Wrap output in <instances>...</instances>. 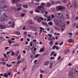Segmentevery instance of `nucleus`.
<instances>
[{
  "label": "nucleus",
  "instance_id": "nucleus-1",
  "mask_svg": "<svg viewBox=\"0 0 78 78\" xmlns=\"http://www.w3.org/2000/svg\"><path fill=\"white\" fill-rule=\"evenodd\" d=\"M37 10H35L36 12H41L42 14H44L46 11L43 10L44 9V6L40 5L37 7Z\"/></svg>",
  "mask_w": 78,
  "mask_h": 78
},
{
  "label": "nucleus",
  "instance_id": "nucleus-2",
  "mask_svg": "<svg viewBox=\"0 0 78 78\" xmlns=\"http://www.w3.org/2000/svg\"><path fill=\"white\" fill-rule=\"evenodd\" d=\"M22 0H13L12 1V3L13 4H14V3H16V6L18 7H19V6H20L22 5V4H17L18 3H20V1H21Z\"/></svg>",
  "mask_w": 78,
  "mask_h": 78
},
{
  "label": "nucleus",
  "instance_id": "nucleus-3",
  "mask_svg": "<svg viewBox=\"0 0 78 78\" xmlns=\"http://www.w3.org/2000/svg\"><path fill=\"white\" fill-rule=\"evenodd\" d=\"M56 9L57 10L61 11H64V10H65L66 8L63 6L58 5L56 7Z\"/></svg>",
  "mask_w": 78,
  "mask_h": 78
},
{
  "label": "nucleus",
  "instance_id": "nucleus-4",
  "mask_svg": "<svg viewBox=\"0 0 78 78\" xmlns=\"http://www.w3.org/2000/svg\"><path fill=\"white\" fill-rule=\"evenodd\" d=\"M69 75V78H75V77L73 76V72H70Z\"/></svg>",
  "mask_w": 78,
  "mask_h": 78
},
{
  "label": "nucleus",
  "instance_id": "nucleus-5",
  "mask_svg": "<svg viewBox=\"0 0 78 78\" xmlns=\"http://www.w3.org/2000/svg\"><path fill=\"white\" fill-rule=\"evenodd\" d=\"M36 53L32 52V53L30 55V57L31 59L33 60L35 58V54Z\"/></svg>",
  "mask_w": 78,
  "mask_h": 78
},
{
  "label": "nucleus",
  "instance_id": "nucleus-6",
  "mask_svg": "<svg viewBox=\"0 0 78 78\" xmlns=\"http://www.w3.org/2000/svg\"><path fill=\"white\" fill-rule=\"evenodd\" d=\"M51 5L50 3L48 2L47 3V4L45 5V6L47 8H49V7H50V6H51Z\"/></svg>",
  "mask_w": 78,
  "mask_h": 78
},
{
  "label": "nucleus",
  "instance_id": "nucleus-7",
  "mask_svg": "<svg viewBox=\"0 0 78 78\" xmlns=\"http://www.w3.org/2000/svg\"><path fill=\"white\" fill-rule=\"evenodd\" d=\"M72 7V5L70 3H69V4L67 5V7L68 8H71Z\"/></svg>",
  "mask_w": 78,
  "mask_h": 78
},
{
  "label": "nucleus",
  "instance_id": "nucleus-8",
  "mask_svg": "<svg viewBox=\"0 0 78 78\" xmlns=\"http://www.w3.org/2000/svg\"><path fill=\"white\" fill-rule=\"evenodd\" d=\"M74 72L76 74H78V67H76L75 68L74 70Z\"/></svg>",
  "mask_w": 78,
  "mask_h": 78
},
{
  "label": "nucleus",
  "instance_id": "nucleus-9",
  "mask_svg": "<svg viewBox=\"0 0 78 78\" xmlns=\"http://www.w3.org/2000/svg\"><path fill=\"white\" fill-rule=\"evenodd\" d=\"M5 20V18L2 17L0 18V22H4Z\"/></svg>",
  "mask_w": 78,
  "mask_h": 78
},
{
  "label": "nucleus",
  "instance_id": "nucleus-10",
  "mask_svg": "<svg viewBox=\"0 0 78 78\" xmlns=\"http://www.w3.org/2000/svg\"><path fill=\"white\" fill-rule=\"evenodd\" d=\"M8 23L12 27H14V23H11V21Z\"/></svg>",
  "mask_w": 78,
  "mask_h": 78
},
{
  "label": "nucleus",
  "instance_id": "nucleus-11",
  "mask_svg": "<svg viewBox=\"0 0 78 78\" xmlns=\"http://www.w3.org/2000/svg\"><path fill=\"white\" fill-rule=\"evenodd\" d=\"M68 42L69 43H73V42H74V40L73 39H70L68 41Z\"/></svg>",
  "mask_w": 78,
  "mask_h": 78
},
{
  "label": "nucleus",
  "instance_id": "nucleus-12",
  "mask_svg": "<svg viewBox=\"0 0 78 78\" xmlns=\"http://www.w3.org/2000/svg\"><path fill=\"white\" fill-rule=\"evenodd\" d=\"M44 49H45V47L44 46H43V48H41L40 50V52L41 53H42V52L44 51Z\"/></svg>",
  "mask_w": 78,
  "mask_h": 78
},
{
  "label": "nucleus",
  "instance_id": "nucleus-13",
  "mask_svg": "<svg viewBox=\"0 0 78 78\" xmlns=\"http://www.w3.org/2000/svg\"><path fill=\"white\" fill-rule=\"evenodd\" d=\"M37 27L35 26H33V28L32 29V30L33 31H36L37 30Z\"/></svg>",
  "mask_w": 78,
  "mask_h": 78
},
{
  "label": "nucleus",
  "instance_id": "nucleus-14",
  "mask_svg": "<svg viewBox=\"0 0 78 78\" xmlns=\"http://www.w3.org/2000/svg\"><path fill=\"white\" fill-rule=\"evenodd\" d=\"M0 28L1 29H5L6 28V27L4 25H0Z\"/></svg>",
  "mask_w": 78,
  "mask_h": 78
},
{
  "label": "nucleus",
  "instance_id": "nucleus-15",
  "mask_svg": "<svg viewBox=\"0 0 78 78\" xmlns=\"http://www.w3.org/2000/svg\"><path fill=\"white\" fill-rule=\"evenodd\" d=\"M40 32L41 33H42L43 30H45V29L43 27H40Z\"/></svg>",
  "mask_w": 78,
  "mask_h": 78
},
{
  "label": "nucleus",
  "instance_id": "nucleus-16",
  "mask_svg": "<svg viewBox=\"0 0 78 78\" xmlns=\"http://www.w3.org/2000/svg\"><path fill=\"white\" fill-rule=\"evenodd\" d=\"M53 64V62H50V66H49V68H51V67H52Z\"/></svg>",
  "mask_w": 78,
  "mask_h": 78
},
{
  "label": "nucleus",
  "instance_id": "nucleus-17",
  "mask_svg": "<svg viewBox=\"0 0 78 78\" xmlns=\"http://www.w3.org/2000/svg\"><path fill=\"white\" fill-rule=\"evenodd\" d=\"M3 9H4V11H8V8L7 7V5H6V6H5L4 8Z\"/></svg>",
  "mask_w": 78,
  "mask_h": 78
},
{
  "label": "nucleus",
  "instance_id": "nucleus-18",
  "mask_svg": "<svg viewBox=\"0 0 78 78\" xmlns=\"http://www.w3.org/2000/svg\"><path fill=\"white\" fill-rule=\"evenodd\" d=\"M54 23L56 25H59V23H58V21L56 20L54 21Z\"/></svg>",
  "mask_w": 78,
  "mask_h": 78
},
{
  "label": "nucleus",
  "instance_id": "nucleus-19",
  "mask_svg": "<svg viewBox=\"0 0 78 78\" xmlns=\"http://www.w3.org/2000/svg\"><path fill=\"white\" fill-rule=\"evenodd\" d=\"M23 62V59L22 61L19 60L17 62V64H19L20 62Z\"/></svg>",
  "mask_w": 78,
  "mask_h": 78
},
{
  "label": "nucleus",
  "instance_id": "nucleus-20",
  "mask_svg": "<svg viewBox=\"0 0 78 78\" xmlns=\"http://www.w3.org/2000/svg\"><path fill=\"white\" fill-rule=\"evenodd\" d=\"M6 5L4 4H2V6L1 7V8H2V9H3L6 6Z\"/></svg>",
  "mask_w": 78,
  "mask_h": 78
},
{
  "label": "nucleus",
  "instance_id": "nucleus-21",
  "mask_svg": "<svg viewBox=\"0 0 78 78\" xmlns=\"http://www.w3.org/2000/svg\"><path fill=\"white\" fill-rule=\"evenodd\" d=\"M48 64H49V62H44V66H48Z\"/></svg>",
  "mask_w": 78,
  "mask_h": 78
},
{
  "label": "nucleus",
  "instance_id": "nucleus-22",
  "mask_svg": "<svg viewBox=\"0 0 78 78\" xmlns=\"http://www.w3.org/2000/svg\"><path fill=\"white\" fill-rule=\"evenodd\" d=\"M39 17L38 16H37L35 17H34V19L35 20H38L39 19Z\"/></svg>",
  "mask_w": 78,
  "mask_h": 78
},
{
  "label": "nucleus",
  "instance_id": "nucleus-23",
  "mask_svg": "<svg viewBox=\"0 0 78 78\" xmlns=\"http://www.w3.org/2000/svg\"><path fill=\"white\" fill-rule=\"evenodd\" d=\"M23 8H28V5L26 4L23 5Z\"/></svg>",
  "mask_w": 78,
  "mask_h": 78
},
{
  "label": "nucleus",
  "instance_id": "nucleus-24",
  "mask_svg": "<svg viewBox=\"0 0 78 78\" xmlns=\"http://www.w3.org/2000/svg\"><path fill=\"white\" fill-rule=\"evenodd\" d=\"M39 56H40V55L39 54H37L36 55H35V58H38V57Z\"/></svg>",
  "mask_w": 78,
  "mask_h": 78
},
{
  "label": "nucleus",
  "instance_id": "nucleus-25",
  "mask_svg": "<svg viewBox=\"0 0 78 78\" xmlns=\"http://www.w3.org/2000/svg\"><path fill=\"white\" fill-rule=\"evenodd\" d=\"M21 57V55H20L17 58V60H19L20 59V58Z\"/></svg>",
  "mask_w": 78,
  "mask_h": 78
},
{
  "label": "nucleus",
  "instance_id": "nucleus-26",
  "mask_svg": "<svg viewBox=\"0 0 78 78\" xmlns=\"http://www.w3.org/2000/svg\"><path fill=\"white\" fill-rule=\"evenodd\" d=\"M55 16L56 17H57V18H58V12L55 13Z\"/></svg>",
  "mask_w": 78,
  "mask_h": 78
},
{
  "label": "nucleus",
  "instance_id": "nucleus-27",
  "mask_svg": "<svg viewBox=\"0 0 78 78\" xmlns=\"http://www.w3.org/2000/svg\"><path fill=\"white\" fill-rule=\"evenodd\" d=\"M61 3L59 1H58L55 3V5H58V4H61Z\"/></svg>",
  "mask_w": 78,
  "mask_h": 78
},
{
  "label": "nucleus",
  "instance_id": "nucleus-28",
  "mask_svg": "<svg viewBox=\"0 0 78 78\" xmlns=\"http://www.w3.org/2000/svg\"><path fill=\"white\" fill-rule=\"evenodd\" d=\"M25 48L27 50H30V47L29 46H27L25 47Z\"/></svg>",
  "mask_w": 78,
  "mask_h": 78
},
{
  "label": "nucleus",
  "instance_id": "nucleus-29",
  "mask_svg": "<svg viewBox=\"0 0 78 78\" xmlns=\"http://www.w3.org/2000/svg\"><path fill=\"white\" fill-rule=\"evenodd\" d=\"M74 6L76 8H78V4H74Z\"/></svg>",
  "mask_w": 78,
  "mask_h": 78
},
{
  "label": "nucleus",
  "instance_id": "nucleus-30",
  "mask_svg": "<svg viewBox=\"0 0 78 78\" xmlns=\"http://www.w3.org/2000/svg\"><path fill=\"white\" fill-rule=\"evenodd\" d=\"M47 21H51V19H50V16H48V18Z\"/></svg>",
  "mask_w": 78,
  "mask_h": 78
},
{
  "label": "nucleus",
  "instance_id": "nucleus-31",
  "mask_svg": "<svg viewBox=\"0 0 78 78\" xmlns=\"http://www.w3.org/2000/svg\"><path fill=\"white\" fill-rule=\"evenodd\" d=\"M1 39V40H2V41H4L5 39H4V38H3V37L2 36H0V40Z\"/></svg>",
  "mask_w": 78,
  "mask_h": 78
},
{
  "label": "nucleus",
  "instance_id": "nucleus-32",
  "mask_svg": "<svg viewBox=\"0 0 78 78\" xmlns=\"http://www.w3.org/2000/svg\"><path fill=\"white\" fill-rule=\"evenodd\" d=\"M36 50H37V49H36V48H34V51H33V53H36Z\"/></svg>",
  "mask_w": 78,
  "mask_h": 78
},
{
  "label": "nucleus",
  "instance_id": "nucleus-33",
  "mask_svg": "<svg viewBox=\"0 0 78 78\" xmlns=\"http://www.w3.org/2000/svg\"><path fill=\"white\" fill-rule=\"evenodd\" d=\"M48 24L49 25L51 26L53 24V23H52V22H49L48 23Z\"/></svg>",
  "mask_w": 78,
  "mask_h": 78
},
{
  "label": "nucleus",
  "instance_id": "nucleus-34",
  "mask_svg": "<svg viewBox=\"0 0 78 78\" xmlns=\"http://www.w3.org/2000/svg\"><path fill=\"white\" fill-rule=\"evenodd\" d=\"M6 65L8 67H11V66H12V65H9V64H8V63H7L6 64Z\"/></svg>",
  "mask_w": 78,
  "mask_h": 78
},
{
  "label": "nucleus",
  "instance_id": "nucleus-35",
  "mask_svg": "<svg viewBox=\"0 0 78 78\" xmlns=\"http://www.w3.org/2000/svg\"><path fill=\"white\" fill-rule=\"evenodd\" d=\"M4 77H5L6 78H7L8 77V74H7V73H5L4 75Z\"/></svg>",
  "mask_w": 78,
  "mask_h": 78
},
{
  "label": "nucleus",
  "instance_id": "nucleus-36",
  "mask_svg": "<svg viewBox=\"0 0 78 78\" xmlns=\"http://www.w3.org/2000/svg\"><path fill=\"white\" fill-rule=\"evenodd\" d=\"M14 10L15 12H18V9H17V8H15Z\"/></svg>",
  "mask_w": 78,
  "mask_h": 78
},
{
  "label": "nucleus",
  "instance_id": "nucleus-37",
  "mask_svg": "<svg viewBox=\"0 0 78 78\" xmlns=\"http://www.w3.org/2000/svg\"><path fill=\"white\" fill-rule=\"evenodd\" d=\"M15 55V54L14 53V52L13 51H12V55L11 56H14Z\"/></svg>",
  "mask_w": 78,
  "mask_h": 78
},
{
  "label": "nucleus",
  "instance_id": "nucleus-38",
  "mask_svg": "<svg viewBox=\"0 0 78 78\" xmlns=\"http://www.w3.org/2000/svg\"><path fill=\"white\" fill-rule=\"evenodd\" d=\"M15 33L17 35H20V33L19 32H16Z\"/></svg>",
  "mask_w": 78,
  "mask_h": 78
},
{
  "label": "nucleus",
  "instance_id": "nucleus-39",
  "mask_svg": "<svg viewBox=\"0 0 78 78\" xmlns=\"http://www.w3.org/2000/svg\"><path fill=\"white\" fill-rule=\"evenodd\" d=\"M37 22H38V23H39V22H41V19L38 18V20H37Z\"/></svg>",
  "mask_w": 78,
  "mask_h": 78
},
{
  "label": "nucleus",
  "instance_id": "nucleus-40",
  "mask_svg": "<svg viewBox=\"0 0 78 78\" xmlns=\"http://www.w3.org/2000/svg\"><path fill=\"white\" fill-rule=\"evenodd\" d=\"M19 43L15 44H14V47H16V46H18V47H19Z\"/></svg>",
  "mask_w": 78,
  "mask_h": 78
},
{
  "label": "nucleus",
  "instance_id": "nucleus-41",
  "mask_svg": "<svg viewBox=\"0 0 78 78\" xmlns=\"http://www.w3.org/2000/svg\"><path fill=\"white\" fill-rule=\"evenodd\" d=\"M52 5H54L55 4V1H51Z\"/></svg>",
  "mask_w": 78,
  "mask_h": 78
},
{
  "label": "nucleus",
  "instance_id": "nucleus-42",
  "mask_svg": "<svg viewBox=\"0 0 78 78\" xmlns=\"http://www.w3.org/2000/svg\"><path fill=\"white\" fill-rule=\"evenodd\" d=\"M66 24H64L62 26V28H66Z\"/></svg>",
  "mask_w": 78,
  "mask_h": 78
},
{
  "label": "nucleus",
  "instance_id": "nucleus-43",
  "mask_svg": "<svg viewBox=\"0 0 78 78\" xmlns=\"http://www.w3.org/2000/svg\"><path fill=\"white\" fill-rule=\"evenodd\" d=\"M0 2L2 3H5V0H1Z\"/></svg>",
  "mask_w": 78,
  "mask_h": 78
},
{
  "label": "nucleus",
  "instance_id": "nucleus-44",
  "mask_svg": "<svg viewBox=\"0 0 78 78\" xmlns=\"http://www.w3.org/2000/svg\"><path fill=\"white\" fill-rule=\"evenodd\" d=\"M50 32L51 33V34H53V33H54V32H53V30H51V31H50Z\"/></svg>",
  "mask_w": 78,
  "mask_h": 78
},
{
  "label": "nucleus",
  "instance_id": "nucleus-45",
  "mask_svg": "<svg viewBox=\"0 0 78 78\" xmlns=\"http://www.w3.org/2000/svg\"><path fill=\"white\" fill-rule=\"evenodd\" d=\"M30 47H32L33 46V42H30Z\"/></svg>",
  "mask_w": 78,
  "mask_h": 78
},
{
  "label": "nucleus",
  "instance_id": "nucleus-46",
  "mask_svg": "<svg viewBox=\"0 0 78 78\" xmlns=\"http://www.w3.org/2000/svg\"><path fill=\"white\" fill-rule=\"evenodd\" d=\"M40 72H41V73H44V71L42 70H40Z\"/></svg>",
  "mask_w": 78,
  "mask_h": 78
},
{
  "label": "nucleus",
  "instance_id": "nucleus-47",
  "mask_svg": "<svg viewBox=\"0 0 78 78\" xmlns=\"http://www.w3.org/2000/svg\"><path fill=\"white\" fill-rule=\"evenodd\" d=\"M9 41L8 43L9 44H12V42H11V40H9Z\"/></svg>",
  "mask_w": 78,
  "mask_h": 78
},
{
  "label": "nucleus",
  "instance_id": "nucleus-48",
  "mask_svg": "<svg viewBox=\"0 0 78 78\" xmlns=\"http://www.w3.org/2000/svg\"><path fill=\"white\" fill-rule=\"evenodd\" d=\"M18 11H20V10H21V9H22V8L21 7H19L17 8Z\"/></svg>",
  "mask_w": 78,
  "mask_h": 78
},
{
  "label": "nucleus",
  "instance_id": "nucleus-49",
  "mask_svg": "<svg viewBox=\"0 0 78 78\" xmlns=\"http://www.w3.org/2000/svg\"><path fill=\"white\" fill-rule=\"evenodd\" d=\"M55 53V52L53 51L52 52L51 54L50 55V56H52Z\"/></svg>",
  "mask_w": 78,
  "mask_h": 78
},
{
  "label": "nucleus",
  "instance_id": "nucleus-50",
  "mask_svg": "<svg viewBox=\"0 0 78 78\" xmlns=\"http://www.w3.org/2000/svg\"><path fill=\"white\" fill-rule=\"evenodd\" d=\"M29 27H30V29H31V30H33V26H29Z\"/></svg>",
  "mask_w": 78,
  "mask_h": 78
},
{
  "label": "nucleus",
  "instance_id": "nucleus-51",
  "mask_svg": "<svg viewBox=\"0 0 78 78\" xmlns=\"http://www.w3.org/2000/svg\"><path fill=\"white\" fill-rule=\"evenodd\" d=\"M77 4V2L76 0H75L74 2V4Z\"/></svg>",
  "mask_w": 78,
  "mask_h": 78
},
{
  "label": "nucleus",
  "instance_id": "nucleus-52",
  "mask_svg": "<svg viewBox=\"0 0 78 78\" xmlns=\"http://www.w3.org/2000/svg\"><path fill=\"white\" fill-rule=\"evenodd\" d=\"M48 38L49 39H50V41H52V40H53V38H52V37H50Z\"/></svg>",
  "mask_w": 78,
  "mask_h": 78
},
{
  "label": "nucleus",
  "instance_id": "nucleus-53",
  "mask_svg": "<svg viewBox=\"0 0 78 78\" xmlns=\"http://www.w3.org/2000/svg\"><path fill=\"white\" fill-rule=\"evenodd\" d=\"M70 51V49H67V51H66V53H69Z\"/></svg>",
  "mask_w": 78,
  "mask_h": 78
},
{
  "label": "nucleus",
  "instance_id": "nucleus-54",
  "mask_svg": "<svg viewBox=\"0 0 78 78\" xmlns=\"http://www.w3.org/2000/svg\"><path fill=\"white\" fill-rule=\"evenodd\" d=\"M65 30V28H62L61 29V30L62 31H63Z\"/></svg>",
  "mask_w": 78,
  "mask_h": 78
},
{
  "label": "nucleus",
  "instance_id": "nucleus-55",
  "mask_svg": "<svg viewBox=\"0 0 78 78\" xmlns=\"http://www.w3.org/2000/svg\"><path fill=\"white\" fill-rule=\"evenodd\" d=\"M51 18H54V17H55V16H54V15L53 14H51Z\"/></svg>",
  "mask_w": 78,
  "mask_h": 78
},
{
  "label": "nucleus",
  "instance_id": "nucleus-56",
  "mask_svg": "<svg viewBox=\"0 0 78 78\" xmlns=\"http://www.w3.org/2000/svg\"><path fill=\"white\" fill-rule=\"evenodd\" d=\"M55 59V57H51V58H50V59L51 60V59Z\"/></svg>",
  "mask_w": 78,
  "mask_h": 78
},
{
  "label": "nucleus",
  "instance_id": "nucleus-57",
  "mask_svg": "<svg viewBox=\"0 0 78 78\" xmlns=\"http://www.w3.org/2000/svg\"><path fill=\"white\" fill-rule=\"evenodd\" d=\"M3 54H4V57H5V58H6V57H7V56H6V55L5 54L3 53Z\"/></svg>",
  "mask_w": 78,
  "mask_h": 78
},
{
  "label": "nucleus",
  "instance_id": "nucleus-58",
  "mask_svg": "<svg viewBox=\"0 0 78 78\" xmlns=\"http://www.w3.org/2000/svg\"><path fill=\"white\" fill-rule=\"evenodd\" d=\"M56 46L55 45H54L52 48V49H55V48H56Z\"/></svg>",
  "mask_w": 78,
  "mask_h": 78
},
{
  "label": "nucleus",
  "instance_id": "nucleus-59",
  "mask_svg": "<svg viewBox=\"0 0 78 78\" xmlns=\"http://www.w3.org/2000/svg\"><path fill=\"white\" fill-rule=\"evenodd\" d=\"M69 15L68 14H67L66 15V17H68V19H69L70 17H69Z\"/></svg>",
  "mask_w": 78,
  "mask_h": 78
},
{
  "label": "nucleus",
  "instance_id": "nucleus-60",
  "mask_svg": "<svg viewBox=\"0 0 78 78\" xmlns=\"http://www.w3.org/2000/svg\"><path fill=\"white\" fill-rule=\"evenodd\" d=\"M69 35H70V36H73V34L71 33H69Z\"/></svg>",
  "mask_w": 78,
  "mask_h": 78
},
{
  "label": "nucleus",
  "instance_id": "nucleus-61",
  "mask_svg": "<svg viewBox=\"0 0 78 78\" xmlns=\"http://www.w3.org/2000/svg\"><path fill=\"white\" fill-rule=\"evenodd\" d=\"M1 69L2 70H4V67L3 66H1Z\"/></svg>",
  "mask_w": 78,
  "mask_h": 78
},
{
  "label": "nucleus",
  "instance_id": "nucleus-62",
  "mask_svg": "<svg viewBox=\"0 0 78 78\" xmlns=\"http://www.w3.org/2000/svg\"><path fill=\"white\" fill-rule=\"evenodd\" d=\"M25 16V14L24 13H22L21 14V16H22V17H23V16Z\"/></svg>",
  "mask_w": 78,
  "mask_h": 78
},
{
  "label": "nucleus",
  "instance_id": "nucleus-63",
  "mask_svg": "<svg viewBox=\"0 0 78 78\" xmlns=\"http://www.w3.org/2000/svg\"><path fill=\"white\" fill-rule=\"evenodd\" d=\"M30 14H33V11L32 10L30 11Z\"/></svg>",
  "mask_w": 78,
  "mask_h": 78
},
{
  "label": "nucleus",
  "instance_id": "nucleus-64",
  "mask_svg": "<svg viewBox=\"0 0 78 78\" xmlns=\"http://www.w3.org/2000/svg\"><path fill=\"white\" fill-rule=\"evenodd\" d=\"M56 50H58L59 49V47L58 46H56Z\"/></svg>",
  "mask_w": 78,
  "mask_h": 78
}]
</instances>
